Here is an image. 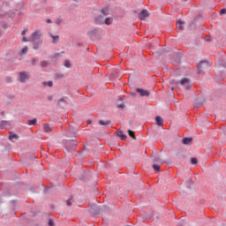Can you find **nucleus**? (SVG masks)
<instances>
[{
  "label": "nucleus",
  "instance_id": "f257e3e1",
  "mask_svg": "<svg viewBox=\"0 0 226 226\" xmlns=\"http://www.w3.org/2000/svg\"><path fill=\"white\" fill-rule=\"evenodd\" d=\"M17 11L11 10L10 2H4L2 5V17L13 19L15 18Z\"/></svg>",
  "mask_w": 226,
  "mask_h": 226
},
{
  "label": "nucleus",
  "instance_id": "f03ea898",
  "mask_svg": "<svg viewBox=\"0 0 226 226\" xmlns=\"http://www.w3.org/2000/svg\"><path fill=\"white\" fill-rule=\"evenodd\" d=\"M42 34L40 30H36L32 35L28 38L30 42L34 43V49L37 50L42 44L41 40Z\"/></svg>",
  "mask_w": 226,
  "mask_h": 226
},
{
  "label": "nucleus",
  "instance_id": "7ed1b4c3",
  "mask_svg": "<svg viewBox=\"0 0 226 226\" xmlns=\"http://www.w3.org/2000/svg\"><path fill=\"white\" fill-rule=\"evenodd\" d=\"M31 79V73L29 72H20L18 76V81L25 84Z\"/></svg>",
  "mask_w": 226,
  "mask_h": 226
},
{
  "label": "nucleus",
  "instance_id": "20e7f679",
  "mask_svg": "<svg viewBox=\"0 0 226 226\" xmlns=\"http://www.w3.org/2000/svg\"><path fill=\"white\" fill-rule=\"evenodd\" d=\"M210 67H211V65L207 61L201 62L198 65L199 74H201V73L205 72L206 71H208L210 69Z\"/></svg>",
  "mask_w": 226,
  "mask_h": 226
},
{
  "label": "nucleus",
  "instance_id": "39448f33",
  "mask_svg": "<svg viewBox=\"0 0 226 226\" xmlns=\"http://www.w3.org/2000/svg\"><path fill=\"white\" fill-rule=\"evenodd\" d=\"M177 86L180 88L183 87L186 90H188L192 87L191 81L189 79H183L180 82L177 83Z\"/></svg>",
  "mask_w": 226,
  "mask_h": 226
},
{
  "label": "nucleus",
  "instance_id": "423d86ee",
  "mask_svg": "<svg viewBox=\"0 0 226 226\" xmlns=\"http://www.w3.org/2000/svg\"><path fill=\"white\" fill-rule=\"evenodd\" d=\"M77 145H78V142L76 140H67L64 143V147L67 152H73Z\"/></svg>",
  "mask_w": 226,
  "mask_h": 226
},
{
  "label": "nucleus",
  "instance_id": "0eeeda50",
  "mask_svg": "<svg viewBox=\"0 0 226 226\" xmlns=\"http://www.w3.org/2000/svg\"><path fill=\"white\" fill-rule=\"evenodd\" d=\"M87 35L92 39V40H99L101 38V34L98 29H94L92 31H89L87 33Z\"/></svg>",
  "mask_w": 226,
  "mask_h": 226
},
{
  "label": "nucleus",
  "instance_id": "6e6552de",
  "mask_svg": "<svg viewBox=\"0 0 226 226\" xmlns=\"http://www.w3.org/2000/svg\"><path fill=\"white\" fill-rule=\"evenodd\" d=\"M101 208L95 205H92L89 208V213L93 215H96L100 213Z\"/></svg>",
  "mask_w": 226,
  "mask_h": 226
},
{
  "label": "nucleus",
  "instance_id": "1a4fd4ad",
  "mask_svg": "<svg viewBox=\"0 0 226 226\" xmlns=\"http://www.w3.org/2000/svg\"><path fill=\"white\" fill-rule=\"evenodd\" d=\"M148 17H149V13H148V11H147V9H143V11H141V12H139V19L140 20H145Z\"/></svg>",
  "mask_w": 226,
  "mask_h": 226
},
{
  "label": "nucleus",
  "instance_id": "9d476101",
  "mask_svg": "<svg viewBox=\"0 0 226 226\" xmlns=\"http://www.w3.org/2000/svg\"><path fill=\"white\" fill-rule=\"evenodd\" d=\"M139 94H140V96H149V92L148 91H147V90H143V89H140V88H138L137 90H136Z\"/></svg>",
  "mask_w": 226,
  "mask_h": 226
},
{
  "label": "nucleus",
  "instance_id": "9b49d317",
  "mask_svg": "<svg viewBox=\"0 0 226 226\" xmlns=\"http://www.w3.org/2000/svg\"><path fill=\"white\" fill-rule=\"evenodd\" d=\"M185 24V21H182V19H178V21H177V28L180 31L184 30V26L183 25Z\"/></svg>",
  "mask_w": 226,
  "mask_h": 226
},
{
  "label": "nucleus",
  "instance_id": "f8f14e48",
  "mask_svg": "<svg viewBox=\"0 0 226 226\" xmlns=\"http://www.w3.org/2000/svg\"><path fill=\"white\" fill-rule=\"evenodd\" d=\"M95 22L98 24V25H103L104 24V18L103 16H97L95 18Z\"/></svg>",
  "mask_w": 226,
  "mask_h": 226
},
{
  "label": "nucleus",
  "instance_id": "ddd939ff",
  "mask_svg": "<svg viewBox=\"0 0 226 226\" xmlns=\"http://www.w3.org/2000/svg\"><path fill=\"white\" fill-rule=\"evenodd\" d=\"M11 124H10V122L8 121H2L1 122V128L2 129H8L10 128Z\"/></svg>",
  "mask_w": 226,
  "mask_h": 226
},
{
  "label": "nucleus",
  "instance_id": "4468645a",
  "mask_svg": "<svg viewBox=\"0 0 226 226\" xmlns=\"http://www.w3.org/2000/svg\"><path fill=\"white\" fill-rule=\"evenodd\" d=\"M43 131L45 132H50L52 131V127L49 124H43Z\"/></svg>",
  "mask_w": 226,
  "mask_h": 226
},
{
  "label": "nucleus",
  "instance_id": "2eb2a0df",
  "mask_svg": "<svg viewBox=\"0 0 226 226\" xmlns=\"http://www.w3.org/2000/svg\"><path fill=\"white\" fill-rule=\"evenodd\" d=\"M155 121H156V124L159 126H162L163 124L162 118L159 116L155 117Z\"/></svg>",
  "mask_w": 226,
  "mask_h": 226
},
{
  "label": "nucleus",
  "instance_id": "dca6fc26",
  "mask_svg": "<svg viewBox=\"0 0 226 226\" xmlns=\"http://www.w3.org/2000/svg\"><path fill=\"white\" fill-rule=\"evenodd\" d=\"M49 36L52 38L54 44L57 43V41H59V36L57 35H53L52 34H49Z\"/></svg>",
  "mask_w": 226,
  "mask_h": 226
},
{
  "label": "nucleus",
  "instance_id": "f3484780",
  "mask_svg": "<svg viewBox=\"0 0 226 226\" xmlns=\"http://www.w3.org/2000/svg\"><path fill=\"white\" fill-rule=\"evenodd\" d=\"M19 139V135L17 134H11L9 136V139L11 140L12 142H15V140H17Z\"/></svg>",
  "mask_w": 226,
  "mask_h": 226
},
{
  "label": "nucleus",
  "instance_id": "a211bd4d",
  "mask_svg": "<svg viewBox=\"0 0 226 226\" xmlns=\"http://www.w3.org/2000/svg\"><path fill=\"white\" fill-rule=\"evenodd\" d=\"M36 123H37V119H36V118H34V119H32V120H28V121H27V124H28V125H35Z\"/></svg>",
  "mask_w": 226,
  "mask_h": 226
},
{
  "label": "nucleus",
  "instance_id": "6ab92c4d",
  "mask_svg": "<svg viewBox=\"0 0 226 226\" xmlns=\"http://www.w3.org/2000/svg\"><path fill=\"white\" fill-rule=\"evenodd\" d=\"M192 138H185V139H183V143H184L185 145H188L189 143L192 142Z\"/></svg>",
  "mask_w": 226,
  "mask_h": 226
},
{
  "label": "nucleus",
  "instance_id": "aec40b11",
  "mask_svg": "<svg viewBox=\"0 0 226 226\" xmlns=\"http://www.w3.org/2000/svg\"><path fill=\"white\" fill-rule=\"evenodd\" d=\"M101 12L104 15L107 16L109 14V9L108 7H103Z\"/></svg>",
  "mask_w": 226,
  "mask_h": 226
},
{
  "label": "nucleus",
  "instance_id": "412c9836",
  "mask_svg": "<svg viewBox=\"0 0 226 226\" xmlns=\"http://www.w3.org/2000/svg\"><path fill=\"white\" fill-rule=\"evenodd\" d=\"M110 121L109 120H108V121H102V120H100L99 121V124H101V125H109V124H110Z\"/></svg>",
  "mask_w": 226,
  "mask_h": 226
},
{
  "label": "nucleus",
  "instance_id": "4be33fe9",
  "mask_svg": "<svg viewBox=\"0 0 226 226\" xmlns=\"http://www.w3.org/2000/svg\"><path fill=\"white\" fill-rule=\"evenodd\" d=\"M29 49H27V47H25L24 49H22L21 52H20V56L26 55L27 54V51Z\"/></svg>",
  "mask_w": 226,
  "mask_h": 226
},
{
  "label": "nucleus",
  "instance_id": "5701e85b",
  "mask_svg": "<svg viewBox=\"0 0 226 226\" xmlns=\"http://www.w3.org/2000/svg\"><path fill=\"white\" fill-rule=\"evenodd\" d=\"M153 169H154L156 172H158V171L160 170V165H159V164H154V165H153Z\"/></svg>",
  "mask_w": 226,
  "mask_h": 226
},
{
  "label": "nucleus",
  "instance_id": "b1692460",
  "mask_svg": "<svg viewBox=\"0 0 226 226\" xmlns=\"http://www.w3.org/2000/svg\"><path fill=\"white\" fill-rule=\"evenodd\" d=\"M43 85L51 87L53 86V82L52 81L43 82Z\"/></svg>",
  "mask_w": 226,
  "mask_h": 226
},
{
  "label": "nucleus",
  "instance_id": "393cba45",
  "mask_svg": "<svg viewBox=\"0 0 226 226\" xmlns=\"http://www.w3.org/2000/svg\"><path fill=\"white\" fill-rule=\"evenodd\" d=\"M154 162H158L160 164L162 163V162L161 161V159L159 157H154V160H153Z\"/></svg>",
  "mask_w": 226,
  "mask_h": 226
},
{
  "label": "nucleus",
  "instance_id": "a878e982",
  "mask_svg": "<svg viewBox=\"0 0 226 226\" xmlns=\"http://www.w3.org/2000/svg\"><path fill=\"white\" fill-rule=\"evenodd\" d=\"M104 23L107 25V26H109L111 25V21L109 18H106V19H104Z\"/></svg>",
  "mask_w": 226,
  "mask_h": 226
},
{
  "label": "nucleus",
  "instance_id": "bb28decb",
  "mask_svg": "<svg viewBox=\"0 0 226 226\" xmlns=\"http://www.w3.org/2000/svg\"><path fill=\"white\" fill-rule=\"evenodd\" d=\"M128 133H129V135L132 138V139H136V137H135V135H134V132H132V131H131V130H129L128 131Z\"/></svg>",
  "mask_w": 226,
  "mask_h": 226
},
{
  "label": "nucleus",
  "instance_id": "cd10ccee",
  "mask_svg": "<svg viewBox=\"0 0 226 226\" xmlns=\"http://www.w3.org/2000/svg\"><path fill=\"white\" fill-rule=\"evenodd\" d=\"M41 67L45 68L49 65V64L46 61H42V62H41Z\"/></svg>",
  "mask_w": 226,
  "mask_h": 226
},
{
  "label": "nucleus",
  "instance_id": "c85d7f7f",
  "mask_svg": "<svg viewBox=\"0 0 226 226\" xmlns=\"http://www.w3.org/2000/svg\"><path fill=\"white\" fill-rule=\"evenodd\" d=\"M191 163H192V165L197 164V163H198V160H197L196 158H192V159H191Z\"/></svg>",
  "mask_w": 226,
  "mask_h": 226
},
{
  "label": "nucleus",
  "instance_id": "c756f323",
  "mask_svg": "<svg viewBox=\"0 0 226 226\" xmlns=\"http://www.w3.org/2000/svg\"><path fill=\"white\" fill-rule=\"evenodd\" d=\"M64 66H65L66 68H70V67H71L70 62H69V61H65V62H64Z\"/></svg>",
  "mask_w": 226,
  "mask_h": 226
},
{
  "label": "nucleus",
  "instance_id": "7c9ffc66",
  "mask_svg": "<svg viewBox=\"0 0 226 226\" xmlns=\"http://www.w3.org/2000/svg\"><path fill=\"white\" fill-rule=\"evenodd\" d=\"M61 102H64V104H66V102L64 100V98H61L59 101H58V104L61 105Z\"/></svg>",
  "mask_w": 226,
  "mask_h": 226
},
{
  "label": "nucleus",
  "instance_id": "2f4dec72",
  "mask_svg": "<svg viewBox=\"0 0 226 226\" xmlns=\"http://www.w3.org/2000/svg\"><path fill=\"white\" fill-rule=\"evenodd\" d=\"M116 134H117L118 137L121 138V136L124 134V132H121V131H117V132H116Z\"/></svg>",
  "mask_w": 226,
  "mask_h": 226
},
{
  "label": "nucleus",
  "instance_id": "473e14b6",
  "mask_svg": "<svg viewBox=\"0 0 226 226\" xmlns=\"http://www.w3.org/2000/svg\"><path fill=\"white\" fill-rule=\"evenodd\" d=\"M220 14L221 15H225L226 14V9H222V11H220Z\"/></svg>",
  "mask_w": 226,
  "mask_h": 226
},
{
  "label": "nucleus",
  "instance_id": "72a5a7b5",
  "mask_svg": "<svg viewBox=\"0 0 226 226\" xmlns=\"http://www.w3.org/2000/svg\"><path fill=\"white\" fill-rule=\"evenodd\" d=\"M49 226H55V223L51 219L49 221Z\"/></svg>",
  "mask_w": 226,
  "mask_h": 226
},
{
  "label": "nucleus",
  "instance_id": "f704fd0d",
  "mask_svg": "<svg viewBox=\"0 0 226 226\" xmlns=\"http://www.w3.org/2000/svg\"><path fill=\"white\" fill-rule=\"evenodd\" d=\"M36 62H38V60H37L36 58H34V59L32 60V64H33V65H35V64H36Z\"/></svg>",
  "mask_w": 226,
  "mask_h": 226
},
{
  "label": "nucleus",
  "instance_id": "c9c22d12",
  "mask_svg": "<svg viewBox=\"0 0 226 226\" xmlns=\"http://www.w3.org/2000/svg\"><path fill=\"white\" fill-rule=\"evenodd\" d=\"M121 139L124 140L126 139L127 136L124 135V133L120 136Z\"/></svg>",
  "mask_w": 226,
  "mask_h": 226
},
{
  "label": "nucleus",
  "instance_id": "e433bc0d",
  "mask_svg": "<svg viewBox=\"0 0 226 226\" xmlns=\"http://www.w3.org/2000/svg\"><path fill=\"white\" fill-rule=\"evenodd\" d=\"M22 41H23V42H27V41H29V39L27 40V38L23 37V38H22Z\"/></svg>",
  "mask_w": 226,
  "mask_h": 226
},
{
  "label": "nucleus",
  "instance_id": "4c0bfd02",
  "mask_svg": "<svg viewBox=\"0 0 226 226\" xmlns=\"http://www.w3.org/2000/svg\"><path fill=\"white\" fill-rule=\"evenodd\" d=\"M117 108H119V109H124V103L117 105Z\"/></svg>",
  "mask_w": 226,
  "mask_h": 226
},
{
  "label": "nucleus",
  "instance_id": "58836bf2",
  "mask_svg": "<svg viewBox=\"0 0 226 226\" xmlns=\"http://www.w3.org/2000/svg\"><path fill=\"white\" fill-rule=\"evenodd\" d=\"M152 217H153V215H149V216H145L144 218H145L146 220H150Z\"/></svg>",
  "mask_w": 226,
  "mask_h": 226
},
{
  "label": "nucleus",
  "instance_id": "ea45409f",
  "mask_svg": "<svg viewBox=\"0 0 226 226\" xmlns=\"http://www.w3.org/2000/svg\"><path fill=\"white\" fill-rule=\"evenodd\" d=\"M66 204H67V206H71V205H72L71 200H68L66 201Z\"/></svg>",
  "mask_w": 226,
  "mask_h": 226
},
{
  "label": "nucleus",
  "instance_id": "a19ab883",
  "mask_svg": "<svg viewBox=\"0 0 226 226\" xmlns=\"http://www.w3.org/2000/svg\"><path fill=\"white\" fill-rule=\"evenodd\" d=\"M2 26H4V28H8V24L6 23H4Z\"/></svg>",
  "mask_w": 226,
  "mask_h": 226
},
{
  "label": "nucleus",
  "instance_id": "79ce46f5",
  "mask_svg": "<svg viewBox=\"0 0 226 226\" xmlns=\"http://www.w3.org/2000/svg\"><path fill=\"white\" fill-rule=\"evenodd\" d=\"M26 33H27V30H24V31L21 33V34H22V35H26Z\"/></svg>",
  "mask_w": 226,
  "mask_h": 226
},
{
  "label": "nucleus",
  "instance_id": "37998d69",
  "mask_svg": "<svg viewBox=\"0 0 226 226\" xmlns=\"http://www.w3.org/2000/svg\"><path fill=\"white\" fill-rule=\"evenodd\" d=\"M48 100L49 101H52L53 100V97L51 95L48 96Z\"/></svg>",
  "mask_w": 226,
  "mask_h": 226
},
{
  "label": "nucleus",
  "instance_id": "c03bdc74",
  "mask_svg": "<svg viewBox=\"0 0 226 226\" xmlns=\"http://www.w3.org/2000/svg\"><path fill=\"white\" fill-rule=\"evenodd\" d=\"M46 22H47L48 24H50V23H51V19H46Z\"/></svg>",
  "mask_w": 226,
  "mask_h": 226
},
{
  "label": "nucleus",
  "instance_id": "a18cd8bd",
  "mask_svg": "<svg viewBox=\"0 0 226 226\" xmlns=\"http://www.w3.org/2000/svg\"><path fill=\"white\" fill-rule=\"evenodd\" d=\"M61 23V19H57L56 24L59 25Z\"/></svg>",
  "mask_w": 226,
  "mask_h": 226
},
{
  "label": "nucleus",
  "instance_id": "49530a36",
  "mask_svg": "<svg viewBox=\"0 0 226 226\" xmlns=\"http://www.w3.org/2000/svg\"><path fill=\"white\" fill-rule=\"evenodd\" d=\"M202 105V103H200V105H198L197 107H200Z\"/></svg>",
  "mask_w": 226,
  "mask_h": 226
},
{
  "label": "nucleus",
  "instance_id": "de8ad7c7",
  "mask_svg": "<svg viewBox=\"0 0 226 226\" xmlns=\"http://www.w3.org/2000/svg\"><path fill=\"white\" fill-rule=\"evenodd\" d=\"M11 202H12V203H15V200H12Z\"/></svg>",
  "mask_w": 226,
  "mask_h": 226
}]
</instances>
